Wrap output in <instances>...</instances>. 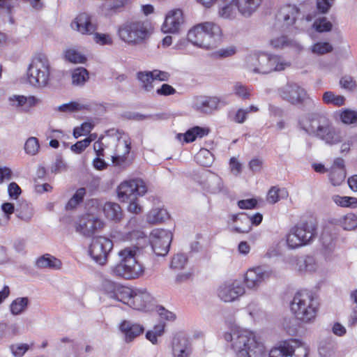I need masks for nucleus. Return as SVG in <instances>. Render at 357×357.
I'll use <instances>...</instances> for the list:
<instances>
[{
	"label": "nucleus",
	"mask_w": 357,
	"mask_h": 357,
	"mask_svg": "<svg viewBox=\"0 0 357 357\" xmlns=\"http://www.w3.org/2000/svg\"><path fill=\"white\" fill-rule=\"evenodd\" d=\"M298 126L307 134L328 144H336L341 141L340 135L335 130L330 119L321 112L303 114L298 119Z\"/></svg>",
	"instance_id": "1"
},
{
	"label": "nucleus",
	"mask_w": 357,
	"mask_h": 357,
	"mask_svg": "<svg viewBox=\"0 0 357 357\" xmlns=\"http://www.w3.org/2000/svg\"><path fill=\"white\" fill-rule=\"evenodd\" d=\"M225 339L231 342V347L238 357H264L265 355L263 344L257 341L252 332L235 331L232 333H225Z\"/></svg>",
	"instance_id": "2"
},
{
	"label": "nucleus",
	"mask_w": 357,
	"mask_h": 357,
	"mask_svg": "<svg viewBox=\"0 0 357 357\" xmlns=\"http://www.w3.org/2000/svg\"><path fill=\"white\" fill-rule=\"evenodd\" d=\"M222 30L217 24L204 22L195 25L188 32L187 38L194 45L211 50L218 46L222 40Z\"/></svg>",
	"instance_id": "3"
},
{
	"label": "nucleus",
	"mask_w": 357,
	"mask_h": 357,
	"mask_svg": "<svg viewBox=\"0 0 357 357\" xmlns=\"http://www.w3.org/2000/svg\"><path fill=\"white\" fill-rule=\"evenodd\" d=\"M135 255L136 251L130 248L119 251L120 261L110 267V273L115 277L126 280L140 277L144 272V267L137 261Z\"/></svg>",
	"instance_id": "4"
},
{
	"label": "nucleus",
	"mask_w": 357,
	"mask_h": 357,
	"mask_svg": "<svg viewBox=\"0 0 357 357\" xmlns=\"http://www.w3.org/2000/svg\"><path fill=\"white\" fill-rule=\"evenodd\" d=\"M319 303L314 294L309 290L296 293L291 302V310L296 318L303 323H310L315 319Z\"/></svg>",
	"instance_id": "5"
},
{
	"label": "nucleus",
	"mask_w": 357,
	"mask_h": 357,
	"mask_svg": "<svg viewBox=\"0 0 357 357\" xmlns=\"http://www.w3.org/2000/svg\"><path fill=\"white\" fill-rule=\"evenodd\" d=\"M27 82L36 87L46 86L50 80V65L47 57L42 54L36 55L29 65Z\"/></svg>",
	"instance_id": "6"
},
{
	"label": "nucleus",
	"mask_w": 357,
	"mask_h": 357,
	"mask_svg": "<svg viewBox=\"0 0 357 357\" xmlns=\"http://www.w3.org/2000/svg\"><path fill=\"white\" fill-rule=\"evenodd\" d=\"M117 33L122 41L130 45L143 43L149 36L145 22L137 20L126 21L119 26Z\"/></svg>",
	"instance_id": "7"
},
{
	"label": "nucleus",
	"mask_w": 357,
	"mask_h": 357,
	"mask_svg": "<svg viewBox=\"0 0 357 357\" xmlns=\"http://www.w3.org/2000/svg\"><path fill=\"white\" fill-rule=\"evenodd\" d=\"M317 225H296L287 236V244L291 249L307 245L317 235Z\"/></svg>",
	"instance_id": "8"
},
{
	"label": "nucleus",
	"mask_w": 357,
	"mask_h": 357,
	"mask_svg": "<svg viewBox=\"0 0 357 357\" xmlns=\"http://www.w3.org/2000/svg\"><path fill=\"white\" fill-rule=\"evenodd\" d=\"M113 248V241L108 237L100 235L91 240L88 248V254L96 264L102 266L107 264Z\"/></svg>",
	"instance_id": "9"
},
{
	"label": "nucleus",
	"mask_w": 357,
	"mask_h": 357,
	"mask_svg": "<svg viewBox=\"0 0 357 357\" xmlns=\"http://www.w3.org/2000/svg\"><path fill=\"white\" fill-rule=\"evenodd\" d=\"M147 187L142 179L132 178L121 182L117 188V195L121 202L137 199L144 195Z\"/></svg>",
	"instance_id": "10"
},
{
	"label": "nucleus",
	"mask_w": 357,
	"mask_h": 357,
	"mask_svg": "<svg viewBox=\"0 0 357 357\" xmlns=\"http://www.w3.org/2000/svg\"><path fill=\"white\" fill-rule=\"evenodd\" d=\"M173 238L171 230L162 228L154 229L149 234V242L153 252L157 256H166L170 248Z\"/></svg>",
	"instance_id": "11"
},
{
	"label": "nucleus",
	"mask_w": 357,
	"mask_h": 357,
	"mask_svg": "<svg viewBox=\"0 0 357 357\" xmlns=\"http://www.w3.org/2000/svg\"><path fill=\"white\" fill-rule=\"evenodd\" d=\"M246 68L254 73H271L269 65V54L264 52H254L245 59Z\"/></svg>",
	"instance_id": "12"
},
{
	"label": "nucleus",
	"mask_w": 357,
	"mask_h": 357,
	"mask_svg": "<svg viewBox=\"0 0 357 357\" xmlns=\"http://www.w3.org/2000/svg\"><path fill=\"white\" fill-rule=\"evenodd\" d=\"M183 23V10L180 8H174L167 13L161 30L166 33H178Z\"/></svg>",
	"instance_id": "13"
},
{
	"label": "nucleus",
	"mask_w": 357,
	"mask_h": 357,
	"mask_svg": "<svg viewBox=\"0 0 357 357\" xmlns=\"http://www.w3.org/2000/svg\"><path fill=\"white\" fill-rule=\"evenodd\" d=\"M337 233L334 225H325L323 227L320 241L322 252L326 258H331L336 248Z\"/></svg>",
	"instance_id": "14"
},
{
	"label": "nucleus",
	"mask_w": 357,
	"mask_h": 357,
	"mask_svg": "<svg viewBox=\"0 0 357 357\" xmlns=\"http://www.w3.org/2000/svg\"><path fill=\"white\" fill-rule=\"evenodd\" d=\"M245 293L244 287L238 281L227 282L218 288V295L224 302H232Z\"/></svg>",
	"instance_id": "15"
},
{
	"label": "nucleus",
	"mask_w": 357,
	"mask_h": 357,
	"mask_svg": "<svg viewBox=\"0 0 357 357\" xmlns=\"http://www.w3.org/2000/svg\"><path fill=\"white\" fill-rule=\"evenodd\" d=\"M271 273V272L264 266L249 269L245 277L246 286L249 289L257 288L264 281L270 278Z\"/></svg>",
	"instance_id": "16"
},
{
	"label": "nucleus",
	"mask_w": 357,
	"mask_h": 357,
	"mask_svg": "<svg viewBox=\"0 0 357 357\" xmlns=\"http://www.w3.org/2000/svg\"><path fill=\"white\" fill-rule=\"evenodd\" d=\"M71 28L83 35H92L97 30V24L93 23L92 17L86 13H81L71 22Z\"/></svg>",
	"instance_id": "17"
},
{
	"label": "nucleus",
	"mask_w": 357,
	"mask_h": 357,
	"mask_svg": "<svg viewBox=\"0 0 357 357\" xmlns=\"http://www.w3.org/2000/svg\"><path fill=\"white\" fill-rule=\"evenodd\" d=\"M131 149V142L129 139L119 140L117 142L114 155H112V162L114 165L125 167L128 165V155Z\"/></svg>",
	"instance_id": "18"
},
{
	"label": "nucleus",
	"mask_w": 357,
	"mask_h": 357,
	"mask_svg": "<svg viewBox=\"0 0 357 357\" xmlns=\"http://www.w3.org/2000/svg\"><path fill=\"white\" fill-rule=\"evenodd\" d=\"M346 174L344 160L341 158H335L328 169L330 182L334 186L340 185L344 181Z\"/></svg>",
	"instance_id": "19"
},
{
	"label": "nucleus",
	"mask_w": 357,
	"mask_h": 357,
	"mask_svg": "<svg viewBox=\"0 0 357 357\" xmlns=\"http://www.w3.org/2000/svg\"><path fill=\"white\" fill-rule=\"evenodd\" d=\"M305 94V90L296 84H288L280 90V97L291 104L301 102Z\"/></svg>",
	"instance_id": "20"
},
{
	"label": "nucleus",
	"mask_w": 357,
	"mask_h": 357,
	"mask_svg": "<svg viewBox=\"0 0 357 357\" xmlns=\"http://www.w3.org/2000/svg\"><path fill=\"white\" fill-rule=\"evenodd\" d=\"M299 13V9L296 6L284 5L279 9L276 19L283 26L288 27L295 24Z\"/></svg>",
	"instance_id": "21"
},
{
	"label": "nucleus",
	"mask_w": 357,
	"mask_h": 357,
	"mask_svg": "<svg viewBox=\"0 0 357 357\" xmlns=\"http://www.w3.org/2000/svg\"><path fill=\"white\" fill-rule=\"evenodd\" d=\"M9 102L12 106L28 112L31 108L39 104L41 100L34 96L13 95L9 98Z\"/></svg>",
	"instance_id": "22"
},
{
	"label": "nucleus",
	"mask_w": 357,
	"mask_h": 357,
	"mask_svg": "<svg viewBox=\"0 0 357 357\" xmlns=\"http://www.w3.org/2000/svg\"><path fill=\"white\" fill-rule=\"evenodd\" d=\"M152 299L151 295L146 289H135L133 290L130 306L135 310H141L146 307L147 304L152 301Z\"/></svg>",
	"instance_id": "23"
},
{
	"label": "nucleus",
	"mask_w": 357,
	"mask_h": 357,
	"mask_svg": "<svg viewBox=\"0 0 357 357\" xmlns=\"http://www.w3.org/2000/svg\"><path fill=\"white\" fill-rule=\"evenodd\" d=\"M121 331L125 335L126 342H132L144 331L143 326L130 321H123L120 326Z\"/></svg>",
	"instance_id": "24"
},
{
	"label": "nucleus",
	"mask_w": 357,
	"mask_h": 357,
	"mask_svg": "<svg viewBox=\"0 0 357 357\" xmlns=\"http://www.w3.org/2000/svg\"><path fill=\"white\" fill-rule=\"evenodd\" d=\"M289 357H307V348L298 340L291 339L284 342Z\"/></svg>",
	"instance_id": "25"
},
{
	"label": "nucleus",
	"mask_w": 357,
	"mask_h": 357,
	"mask_svg": "<svg viewBox=\"0 0 357 357\" xmlns=\"http://www.w3.org/2000/svg\"><path fill=\"white\" fill-rule=\"evenodd\" d=\"M77 233L86 238H93L99 236L104 225H74Z\"/></svg>",
	"instance_id": "26"
},
{
	"label": "nucleus",
	"mask_w": 357,
	"mask_h": 357,
	"mask_svg": "<svg viewBox=\"0 0 357 357\" xmlns=\"http://www.w3.org/2000/svg\"><path fill=\"white\" fill-rule=\"evenodd\" d=\"M135 225H126L123 230L118 231L119 238L123 241H133L144 238L146 234L141 229H136Z\"/></svg>",
	"instance_id": "27"
},
{
	"label": "nucleus",
	"mask_w": 357,
	"mask_h": 357,
	"mask_svg": "<svg viewBox=\"0 0 357 357\" xmlns=\"http://www.w3.org/2000/svg\"><path fill=\"white\" fill-rule=\"evenodd\" d=\"M220 99L214 96H208L197 101V109L205 114H211L218 109Z\"/></svg>",
	"instance_id": "28"
},
{
	"label": "nucleus",
	"mask_w": 357,
	"mask_h": 357,
	"mask_svg": "<svg viewBox=\"0 0 357 357\" xmlns=\"http://www.w3.org/2000/svg\"><path fill=\"white\" fill-rule=\"evenodd\" d=\"M61 264V261L59 259L49 254L41 256L36 262V265L38 268H50L53 270L60 269Z\"/></svg>",
	"instance_id": "29"
},
{
	"label": "nucleus",
	"mask_w": 357,
	"mask_h": 357,
	"mask_svg": "<svg viewBox=\"0 0 357 357\" xmlns=\"http://www.w3.org/2000/svg\"><path fill=\"white\" fill-rule=\"evenodd\" d=\"M209 130L208 128L195 126L188 130L183 135L179 134L178 137L181 139V137L183 136V141L185 143H191L195 141L197 138H202L206 136Z\"/></svg>",
	"instance_id": "30"
},
{
	"label": "nucleus",
	"mask_w": 357,
	"mask_h": 357,
	"mask_svg": "<svg viewBox=\"0 0 357 357\" xmlns=\"http://www.w3.org/2000/svg\"><path fill=\"white\" fill-rule=\"evenodd\" d=\"M103 211L107 219L120 221L122 217V210L119 204L107 202L104 205Z\"/></svg>",
	"instance_id": "31"
},
{
	"label": "nucleus",
	"mask_w": 357,
	"mask_h": 357,
	"mask_svg": "<svg viewBox=\"0 0 357 357\" xmlns=\"http://www.w3.org/2000/svg\"><path fill=\"white\" fill-rule=\"evenodd\" d=\"M137 79L140 82L141 87L147 92L151 91L153 88L154 78L151 71H139L137 73Z\"/></svg>",
	"instance_id": "32"
},
{
	"label": "nucleus",
	"mask_w": 357,
	"mask_h": 357,
	"mask_svg": "<svg viewBox=\"0 0 357 357\" xmlns=\"http://www.w3.org/2000/svg\"><path fill=\"white\" fill-rule=\"evenodd\" d=\"M269 65L271 66V73L275 71H282L286 68L290 66L291 63L286 61L282 56L269 54Z\"/></svg>",
	"instance_id": "33"
},
{
	"label": "nucleus",
	"mask_w": 357,
	"mask_h": 357,
	"mask_svg": "<svg viewBox=\"0 0 357 357\" xmlns=\"http://www.w3.org/2000/svg\"><path fill=\"white\" fill-rule=\"evenodd\" d=\"M149 218L151 219L149 223H165L171 220V216L165 208L152 209Z\"/></svg>",
	"instance_id": "34"
},
{
	"label": "nucleus",
	"mask_w": 357,
	"mask_h": 357,
	"mask_svg": "<svg viewBox=\"0 0 357 357\" xmlns=\"http://www.w3.org/2000/svg\"><path fill=\"white\" fill-rule=\"evenodd\" d=\"M172 344L173 354L175 357H188L187 339L185 337L174 338Z\"/></svg>",
	"instance_id": "35"
},
{
	"label": "nucleus",
	"mask_w": 357,
	"mask_h": 357,
	"mask_svg": "<svg viewBox=\"0 0 357 357\" xmlns=\"http://www.w3.org/2000/svg\"><path fill=\"white\" fill-rule=\"evenodd\" d=\"M288 192L285 188L280 189L278 186H272L266 195V201L274 204L280 201V198L287 197Z\"/></svg>",
	"instance_id": "36"
},
{
	"label": "nucleus",
	"mask_w": 357,
	"mask_h": 357,
	"mask_svg": "<svg viewBox=\"0 0 357 357\" xmlns=\"http://www.w3.org/2000/svg\"><path fill=\"white\" fill-rule=\"evenodd\" d=\"M225 2L228 1V3H225L220 7L218 13L220 17L224 19H232L236 15V4L234 1L232 0H224Z\"/></svg>",
	"instance_id": "37"
},
{
	"label": "nucleus",
	"mask_w": 357,
	"mask_h": 357,
	"mask_svg": "<svg viewBox=\"0 0 357 357\" xmlns=\"http://www.w3.org/2000/svg\"><path fill=\"white\" fill-rule=\"evenodd\" d=\"M29 301L27 297H19L10 304V312L14 315H18L25 311Z\"/></svg>",
	"instance_id": "38"
},
{
	"label": "nucleus",
	"mask_w": 357,
	"mask_h": 357,
	"mask_svg": "<svg viewBox=\"0 0 357 357\" xmlns=\"http://www.w3.org/2000/svg\"><path fill=\"white\" fill-rule=\"evenodd\" d=\"M297 265L300 272H313L315 271L317 268L315 259L312 256H306L305 258L299 259Z\"/></svg>",
	"instance_id": "39"
},
{
	"label": "nucleus",
	"mask_w": 357,
	"mask_h": 357,
	"mask_svg": "<svg viewBox=\"0 0 357 357\" xmlns=\"http://www.w3.org/2000/svg\"><path fill=\"white\" fill-rule=\"evenodd\" d=\"M132 293V289L121 285L114 299L130 305Z\"/></svg>",
	"instance_id": "40"
},
{
	"label": "nucleus",
	"mask_w": 357,
	"mask_h": 357,
	"mask_svg": "<svg viewBox=\"0 0 357 357\" xmlns=\"http://www.w3.org/2000/svg\"><path fill=\"white\" fill-rule=\"evenodd\" d=\"M323 101L326 104H331L337 107L344 105L345 98L340 95H335L332 91H326L323 95Z\"/></svg>",
	"instance_id": "41"
},
{
	"label": "nucleus",
	"mask_w": 357,
	"mask_h": 357,
	"mask_svg": "<svg viewBox=\"0 0 357 357\" xmlns=\"http://www.w3.org/2000/svg\"><path fill=\"white\" fill-rule=\"evenodd\" d=\"M333 200L337 206L342 207H357V198L354 197L334 195Z\"/></svg>",
	"instance_id": "42"
},
{
	"label": "nucleus",
	"mask_w": 357,
	"mask_h": 357,
	"mask_svg": "<svg viewBox=\"0 0 357 357\" xmlns=\"http://www.w3.org/2000/svg\"><path fill=\"white\" fill-rule=\"evenodd\" d=\"M25 153L30 155H36L40 150L38 139L35 137H29L24 146Z\"/></svg>",
	"instance_id": "43"
},
{
	"label": "nucleus",
	"mask_w": 357,
	"mask_h": 357,
	"mask_svg": "<svg viewBox=\"0 0 357 357\" xmlns=\"http://www.w3.org/2000/svg\"><path fill=\"white\" fill-rule=\"evenodd\" d=\"M96 138V135L91 134L88 137L83 140L77 142L75 144L71 146V150L77 154L82 153L86 148H87L91 142Z\"/></svg>",
	"instance_id": "44"
},
{
	"label": "nucleus",
	"mask_w": 357,
	"mask_h": 357,
	"mask_svg": "<svg viewBox=\"0 0 357 357\" xmlns=\"http://www.w3.org/2000/svg\"><path fill=\"white\" fill-rule=\"evenodd\" d=\"M234 94L243 100L250 99L252 89L243 84L241 82H236L234 85Z\"/></svg>",
	"instance_id": "45"
},
{
	"label": "nucleus",
	"mask_w": 357,
	"mask_h": 357,
	"mask_svg": "<svg viewBox=\"0 0 357 357\" xmlns=\"http://www.w3.org/2000/svg\"><path fill=\"white\" fill-rule=\"evenodd\" d=\"M120 286V284L108 280H104L102 284V288L105 294H107L108 297L113 299Z\"/></svg>",
	"instance_id": "46"
},
{
	"label": "nucleus",
	"mask_w": 357,
	"mask_h": 357,
	"mask_svg": "<svg viewBox=\"0 0 357 357\" xmlns=\"http://www.w3.org/2000/svg\"><path fill=\"white\" fill-rule=\"evenodd\" d=\"M88 79V71L83 68L75 70L72 75L73 83L77 85L83 84Z\"/></svg>",
	"instance_id": "47"
},
{
	"label": "nucleus",
	"mask_w": 357,
	"mask_h": 357,
	"mask_svg": "<svg viewBox=\"0 0 357 357\" xmlns=\"http://www.w3.org/2000/svg\"><path fill=\"white\" fill-rule=\"evenodd\" d=\"M270 44L273 48L276 50H282L285 47H291L294 44L293 41L288 39L287 36H282L272 39Z\"/></svg>",
	"instance_id": "48"
},
{
	"label": "nucleus",
	"mask_w": 357,
	"mask_h": 357,
	"mask_svg": "<svg viewBox=\"0 0 357 357\" xmlns=\"http://www.w3.org/2000/svg\"><path fill=\"white\" fill-rule=\"evenodd\" d=\"M313 27L319 33L330 31L333 25L331 22L324 17L315 20L313 23Z\"/></svg>",
	"instance_id": "49"
},
{
	"label": "nucleus",
	"mask_w": 357,
	"mask_h": 357,
	"mask_svg": "<svg viewBox=\"0 0 357 357\" xmlns=\"http://www.w3.org/2000/svg\"><path fill=\"white\" fill-rule=\"evenodd\" d=\"M188 261L186 256L182 253L175 255L171 261L170 268L174 270L184 268Z\"/></svg>",
	"instance_id": "50"
},
{
	"label": "nucleus",
	"mask_w": 357,
	"mask_h": 357,
	"mask_svg": "<svg viewBox=\"0 0 357 357\" xmlns=\"http://www.w3.org/2000/svg\"><path fill=\"white\" fill-rule=\"evenodd\" d=\"M312 52L317 54H324L333 51V46L327 42H318L311 47Z\"/></svg>",
	"instance_id": "51"
},
{
	"label": "nucleus",
	"mask_w": 357,
	"mask_h": 357,
	"mask_svg": "<svg viewBox=\"0 0 357 357\" xmlns=\"http://www.w3.org/2000/svg\"><path fill=\"white\" fill-rule=\"evenodd\" d=\"M65 58L68 61L75 63H83L86 61L85 56L74 50H66L65 52Z\"/></svg>",
	"instance_id": "52"
},
{
	"label": "nucleus",
	"mask_w": 357,
	"mask_h": 357,
	"mask_svg": "<svg viewBox=\"0 0 357 357\" xmlns=\"http://www.w3.org/2000/svg\"><path fill=\"white\" fill-rule=\"evenodd\" d=\"M340 119L345 124L357 123V112L346 109L340 113Z\"/></svg>",
	"instance_id": "53"
},
{
	"label": "nucleus",
	"mask_w": 357,
	"mask_h": 357,
	"mask_svg": "<svg viewBox=\"0 0 357 357\" xmlns=\"http://www.w3.org/2000/svg\"><path fill=\"white\" fill-rule=\"evenodd\" d=\"M247 220H250L251 223H261L263 220V216L259 213H257L250 217L248 216L247 214L242 213H239L237 215H234L233 218V221L234 222H236L238 220L245 221Z\"/></svg>",
	"instance_id": "54"
},
{
	"label": "nucleus",
	"mask_w": 357,
	"mask_h": 357,
	"mask_svg": "<svg viewBox=\"0 0 357 357\" xmlns=\"http://www.w3.org/2000/svg\"><path fill=\"white\" fill-rule=\"evenodd\" d=\"M84 109V106L77 102H70L59 107V110L63 112H74Z\"/></svg>",
	"instance_id": "55"
},
{
	"label": "nucleus",
	"mask_w": 357,
	"mask_h": 357,
	"mask_svg": "<svg viewBox=\"0 0 357 357\" xmlns=\"http://www.w3.org/2000/svg\"><path fill=\"white\" fill-rule=\"evenodd\" d=\"M13 355L15 357H22L29 349L27 344H14L10 347Z\"/></svg>",
	"instance_id": "56"
},
{
	"label": "nucleus",
	"mask_w": 357,
	"mask_h": 357,
	"mask_svg": "<svg viewBox=\"0 0 357 357\" xmlns=\"http://www.w3.org/2000/svg\"><path fill=\"white\" fill-rule=\"evenodd\" d=\"M93 40L94 41L99 45H112V39L111 36L107 33H99L97 32H94Z\"/></svg>",
	"instance_id": "57"
},
{
	"label": "nucleus",
	"mask_w": 357,
	"mask_h": 357,
	"mask_svg": "<svg viewBox=\"0 0 357 357\" xmlns=\"http://www.w3.org/2000/svg\"><path fill=\"white\" fill-rule=\"evenodd\" d=\"M211 153L208 150H202L196 155V160L198 163L202 166L207 167L211 162Z\"/></svg>",
	"instance_id": "58"
},
{
	"label": "nucleus",
	"mask_w": 357,
	"mask_h": 357,
	"mask_svg": "<svg viewBox=\"0 0 357 357\" xmlns=\"http://www.w3.org/2000/svg\"><path fill=\"white\" fill-rule=\"evenodd\" d=\"M155 93L158 96H168L174 95L176 93V90L168 84H162L160 88L156 89Z\"/></svg>",
	"instance_id": "59"
},
{
	"label": "nucleus",
	"mask_w": 357,
	"mask_h": 357,
	"mask_svg": "<svg viewBox=\"0 0 357 357\" xmlns=\"http://www.w3.org/2000/svg\"><path fill=\"white\" fill-rule=\"evenodd\" d=\"M284 342L279 347H275L270 351L269 357H289V353L286 349Z\"/></svg>",
	"instance_id": "60"
},
{
	"label": "nucleus",
	"mask_w": 357,
	"mask_h": 357,
	"mask_svg": "<svg viewBox=\"0 0 357 357\" xmlns=\"http://www.w3.org/2000/svg\"><path fill=\"white\" fill-rule=\"evenodd\" d=\"M351 298L354 300V303H356V306L354 307L353 312H351L349 319V325L352 326L357 323V290H355L351 292Z\"/></svg>",
	"instance_id": "61"
},
{
	"label": "nucleus",
	"mask_w": 357,
	"mask_h": 357,
	"mask_svg": "<svg viewBox=\"0 0 357 357\" xmlns=\"http://www.w3.org/2000/svg\"><path fill=\"white\" fill-rule=\"evenodd\" d=\"M248 118V112L244 109H238L235 114L231 117V120L236 123H243Z\"/></svg>",
	"instance_id": "62"
},
{
	"label": "nucleus",
	"mask_w": 357,
	"mask_h": 357,
	"mask_svg": "<svg viewBox=\"0 0 357 357\" xmlns=\"http://www.w3.org/2000/svg\"><path fill=\"white\" fill-rule=\"evenodd\" d=\"M18 217L24 221H29L32 216V208L27 204L22 206L20 211L17 210Z\"/></svg>",
	"instance_id": "63"
},
{
	"label": "nucleus",
	"mask_w": 357,
	"mask_h": 357,
	"mask_svg": "<svg viewBox=\"0 0 357 357\" xmlns=\"http://www.w3.org/2000/svg\"><path fill=\"white\" fill-rule=\"evenodd\" d=\"M8 192L11 199H17L21 195L22 190L15 182H12L8 186Z\"/></svg>",
	"instance_id": "64"
}]
</instances>
